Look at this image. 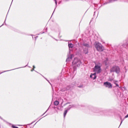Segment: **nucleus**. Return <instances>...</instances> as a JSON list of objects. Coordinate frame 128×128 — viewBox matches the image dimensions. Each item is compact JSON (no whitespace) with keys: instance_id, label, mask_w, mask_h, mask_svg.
Returning <instances> with one entry per match:
<instances>
[{"instance_id":"1","label":"nucleus","mask_w":128,"mask_h":128,"mask_svg":"<svg viewBox=\"0 0 128 128\" xmlns=\"http://www.w3.org/2000/svg\"><path fill=\"white\" fill-rule=\"evenodd\" d=\"M94 46L98 52H104V47L102 44L96 42L94 43Z\"/></svg>"},{"instance_id":"2","label":"nucleus","mask_w":128,"mask_h":128,"mask_svg":"<svg viewBox=\"0 0 128 128\" xmlns=\"http://www.w3.org/2000/svg\"><path fill=\"white\" fill-rule=\"evenodd\" d=\"M94 72H96V74H100V72H102V68L98 65H96L94 68Z\"/></svg>"},{"instance_id":"3","label":"nucleus","mask_w":128,"mask_h":128,"mask_svg":"<svg viewBox=\"0 0 128 128\" xmlns=\"http://www.w3.org/2000/svg\"><path fill=\"white\" fill-rule=\"evenodd\" d=\"M104 86L108 88H112V85L110 82H106L104 83Z\"/></svg>"},{"instance_id":"4","label":"nucleus","mask_w":128,"mask_h":128,"mask_svg":"<svg viewBox=\"0 0 128 128\" xmlns=\"http://www.w3.org/2000/svg\"><path fill=\"white\" fill-rule=\"evenodd\" d=\"M78 62H79L78 59V58H74L72 64H78Z\"/></svg>"},{"instance_id":"5","label":"nucleus","mask_w":128,"mask_h":128,"mask_svg":"<svg viewBox=\"0 0 128 128\" xmlns=\"http://www.w3.org/2000/svg\"><path fill=\"white\" fill-rule=\"evenodd\" d=\"M116 68L115 72H116V74H120V67L116 66Z\"/></svg>"},{"instance_id":"6","label":"nucleus","mask_w":128,"mask_h":128,"mask_svg":"<svg viewBox=\"0 0 128 128\" xmlns=\"http://www.w3.org/2000/svg\"><path fill=\"white\" fill-rule=\"evenodd\" d=\"M92 76H94V78H93V80H96V72H95L93 74H91L90 76V78H92Z\"/></svg>"},{"instance_id":"7","label":"nucleus","mask_w":128,"mask_h":128,"mask_svg":"<svg viewBox=\"0 0 128 128\" xmlns=\"http://www.w3.org/2000/svg\"><path fill=\"white\" fill-rule=\"evenodd\" d=\"M116 66H114L111 68V69H110L111 72H116Z\"/></svg>"},{"instance_id":"8","label":"nucleus","mask_w":128,"mask_h":128,"mask_svg":"<svg viewBox=\"0 0 128 128\" xmlns=\"http://www.w3.org/2000/svg\"><path fill=\"white\" fill-rule=\"evenodd\" d=\"M16 68L12 69V70H6V71H4V72H3L0 73V74H1L4 73V72H10V70H18V68Z\"/></svg>"},{"instance_id":"9","label":"nucleus","mask_w":128,"mask_h":128,"mask_svg":"<svg viewBox=\"0 0 128 128\" xmlns=\"http://www.w3.org/2000/svg\"><path fill=\"white\" fill-rule=\"evenodd\" d=\"M54 106H58L60 104V102L58 100H56L54 102Z\"/></svg>"},{"instance_id":"10","label":"nucleus","mask_w":128,"mask_h":128,"mask_svg":"<svg viewBox=\"0 0 128 128\" xmlns=\"http://www.w3.org/2000/svg\"><path fill=\"white\" fill-rule=\"evenodd\" d=\"M68 48H74V44H68Z\"/></svg>"},{"instance_id":"11","label":"nucleus","mask_w":128,"mask_h":128,"mask_svg":"<svg viewBox=\"0 0 128 128\" xmlns=\"http://www.w3.org/2000/svg\"><path fill=\"white\" fill-rule=\"evenodd\" d=\"M66 114H68V110H66L64 112V118H66Z\"/></svg>"},{"instance_id":"12","label":"nucleus","mask_w":128,"mask_h":128,"mask_svg":"<svg viewBox=\"0 0 128 128\" xmlns=\"http://www.w3.org/2000/svg\"><path fill=\"white\" fill-rule=\"evenodd\" d=\"M83 46H86L87 48H88V46H89L88 44H86V43H84V44H83Z\"/></svg>"},{"instance_id":"13","label":"nucleus","mask_w":128,"mask_h":128,"mask_svg":"<svg viewBox=\"0 0 128 128\" xmlns=\"http://www.w3.org/2000/svg\"><path fill=\"white\" fill-rule=\"evenodd\" d=\"M84 53L85 54H87L88 53V50H84Z\"/></svg>"},{"instance_id":"14","label":"nucleus","mask_w":128,"mask_h":128,"mask_svg":"<svg viewBox=\"0 0 128 128\" xmlns=\"http://www.w3.org/2000/svg\"><path fill=\"white\" fill-rule=\"evenodd\" d=\"M6 20H5L4 22L3 23V24H2L1 26H0V28H2V26H4V24L5 26H6Z\"/></svg>"},{"instance_id":"15","label":"nucleus","mask_w":128,"mask_h":128,"mask_svg":"<svg viewBox=\"0 0 128 128\" xmlns=\"http://www.w3.org/2000/svg\"><path fill=\"white\" fill-rule=\"evenodd\" d=\"M14 32H20V30L17 29H14Z\"/></svg>"},{"instance_id":"16","label":"nucleus","mask_w":128,"mask_h":128,"mask_svg":"<svg viewBox=\"0 0 128 128\" xmlns=\"http://www.w3.org/2000/svg\"><path fill=\"white\" fill-rule=\"evenodd\" d=\"M12 128H18V127L14 126V125H12Z\"/></svg>"},{"instance_id":"17","label":"nucleus","mask_w":128,"mask_h":128,"mask_svg":"<svg viewBox=\"0 0 128 128\" xmlns=\"http://www.w3.org/2000/svg\"><path fill=\"white\" fill-rule=\"evenodd\" d=\"M114 84L116 85V86H118V88L119 86L118 84L114 82Z\"/></svg>"},{"instance_id":"18","label":"nucleus","mask_w":128,"mask_h":128,"mask_svg":"<svg viewBox=\"0 0 128 128\" xmlns=\"http://www.w3.org/2000/svg\"><path fill=\"white\" fill-rule=\"evenodd\" d=\"M124 118H128V114Z\"/></svg>"},{"instance_id":"19","label":"nucleus","mask_w":128,"mask_h":128,"mask_svg":"<svg viewBox=\"0 0 128 128\" xmlns=\"http://www.w3.org/2000/svg\"><path fill=\"white\" fill-rule=\"evenodd\" d=\"M30 124H32V122L30 124H28V126H30Z\"/></svg>"},{"instance_id":"20","label":"nucleus","mask_w":128,"mask_h":128,"mask_svg":"<svg viewBox=\"0 0 128 128\" xmlns=\"http://www.w3.org/2000/svg\"><path fill=\"white\" fill-rule=\"evenodd\" d=\"M54 2H56V4H58V2L56 1V0H54Z\"/></svg>"},{"instance_id":"21","label":"nucleus","mask_w":128,"mask_h":128,"mask_svg":"<svg viewBox=\"0 0 128 128\" xmlns=\"http://www.w3.org/2000/svg\"><path fill=\"white\" fill-rule=\"evenodd\" d=\"M35 68H36V67H34V66H33V70H34Z\"/></svg>"},{"instance_id":"22","label":"nucleus","mask_w":128,"mask_h":128,"mask_svg":"<svg viewBox=\"0 0 128 128\" xmlns=\"http://www.w3.org/2000/svg\"><path fill=\"white\" fill-rule=\"evenodd\" d=\"M26 66H28V64L22 68H26Z\"/></svg>"},{"instance_id":"23","label":"nucleus","mask_w":128,"mask_h":128,"mask_svg":"<svg viewBox=\"0 0 128 128\" xmlns=\"http://www.w3.org/2000/svg\"><path fill=\"white\" fill-rule=\"evenodd\" d=\"M0 118L1 120H2V116H0Z\"/></svg>"},{"instance_id":"24","label":"nucleus","mask_w":128,"mask_h":128,"mask_svg":"<svg viewBox=\"0 0 128 128\" xmlns=\"http://www.w3.org/2000/svg\"><path fill=\"white\" fill-rule=\"evenodd\" d=\"M70 58H67V60H68Z\"/></svg>"},{"instance_id":"25","label":"nucleus","mask_w":128,"mask_h":128,"mask_svg":"<svg viewBox=\"0 0 128 128\" xmlns=\"http://www.w3.org/2000/svg\"><path fill=\"white\" fill-rule=\"evenodd\" d=\"M31 70V72H32V69H31V70Z\"/></svg>"},{"instance_id":"26","label":"nucleus","mask_w":128,"mask_h":128,"mask_svg":"<svg viewBox=\"0 0 128 128\" xmlns=\"http://www.w3.org/2000/svg\"><path fill=\"white\" fill-rule=\"evenodd\" d=\"M30 36H32V34H31Z\"/></svg>"},{"instance_id":"27","label":"nucleus","mask_w":128,"mask_h":128,"mask_svg":"<svg viewBox=\"0 0 128 128\" xmlns=\"http://www.w3.org/2000/svg\"><path fill=\"white\" fill-rule=\"evenodd\" d=\"M70 58L72 59V57H70Z\"/></svg>"}]
</instances>
